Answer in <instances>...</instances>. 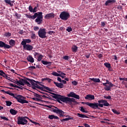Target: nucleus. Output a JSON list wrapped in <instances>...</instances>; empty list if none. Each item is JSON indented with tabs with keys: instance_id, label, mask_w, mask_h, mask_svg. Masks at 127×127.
Here are the masks:
<instances>
[{
	"instance_id": "nucleus-28",
	"label": "nucleus",
	"mask_w": 127,
	"mask_h": 127,
	"mask_svg": "<svg viewBox=\"0 0 127 127\" xmlns=\"http://www.w3.org/2000/svg\"><path fill=\"white\" fill-rule=\"evenodd\" d=\"M4 2H5V3H7V4H9L11 6H12L13 5V4L11 3V0H4Z\"/></svg>"
},
{
	"instance_id": "nucleus-51",
	"label": "nucleus",
	"mask_w": 127,
	"mask_h": 127,
	"mask_svg": "<svg viewBox=\"0 0 127 127\" xmlns=\"http://www.w3.org/2000/svg\"><path fill=\"white\" fill-rule=\"evenodd\" d=\"M39 30V27L38 26H34V30H35V31H37V30Z\"/></svg>"
},
{
	"instance_id": "nucleus-24",
	"label": "nucleus",
	"mask_w": 127,
	"mask_h": 127,
	"mask_svg": "<svg viewBox=\"0 0 127 127\" xmlns=\"http://www.w3.org/2000/svg\"><path fill=\"white\" fill-rule=\"evenodd\" d=\"M78 51V47L76 45H73L71 47V51L72 52H74V53H76L77 51Z\"/></svg>"
},
{
	"instance_id": "nucleus-41",
	"label": "nucleus",
	"mask_w": 127,
	"mask_h": 127,
	"mask_svg": "<svg viewBox=\"0 0 127 127\" xmlns=\"http://www.w3.org/2000/svg\"><path fill=\"white\" fill-rule=\"evenodd\" d=\"M43 58V55H40L38 58V61L40 62L42 60V58Z\"/></svg>"
},
{
	"instance_id": "nucleus-43",
	"label": "nucleus",
	"mask_w": 127,
	"mask_h": 127,
	"mask_svg": "<svg viewBox=\"0 0 127 127\" xmlns=\"http://www.w3.org/2000/svg\"><path fill=\"white\" fill-rule=\"evenodd\" d=\"M71 83L72 84V85H74V86H77V85H78V81L74 80L72 81Z\"/></svg>"
},
{
	"instance_id": "nucleus-15",
	"label": "nucleus",
	"mask_w": 127,
	"mask_h": 127,
	"mask_svg": "<svg viewBox=\"0 0 127 127\" xmlns=\"http://www.w3.org/2000/svg\"><path fill=\"white\" fill-rule=\"evenodd\" d=\"M23 49H24L25 50H27L28 51H31V50L33 49V46L29 44L23 45Z\"/></svg>"
},
{
	"instance_id": "nucleus-18",
	"label": "nucleus",
	"mask_w": 127,
	"mask_h": 127,
	"mask_svg": "<svg viewBox=\"0 0 127 127\" xmlns=\"http://www.w3.org/2000/svg\"><path fill=\"white\" fill-rule=\"evenodd\" d=\"M85 100H89V101H92L95 100V96L91 94H88L85 97Z\"/></svg>"
},
{
	"instance_id": "nucleus-36",
	"label": "nucleus",
	"mask_w": 127,
	"mask_h": 127,
	"mask_svg": "<svg viewBox=\"0 0 127 127\" xmlns=\"http://www.w3.org/2000/svg\"><path fill=\"white\" fill-rule=\"evenodd\" d=\"M112 112L116 115H121V112H118L116 109H112Z\"/></svg>"
},
{
	"instance_id": "nucleus-30",
	"label": "nucleus",
	"mask_w": 127,
	"mask_h": 127,
	"mask_svg": "<svg viewBox=\"0 0 127 127\" xmlns=\"http://www.w3.org/2000/svg\"><path fill=\"white\" fill-rule=\"evenodd\" d=\"M41 63L43 65H49V64H52V63L50 62H47V61H41Z\"/></svg>"
},
{
	"instance_id": "nucleus-34",
	"label": "nucleus",
	"mask_w": 127,
	"mask_h": 127,
	"mask_svg": "<svg viewBox=\"0 0 127 127\" xmlns=\"http://www.w3.org/2000/svg\"><path fill=\"white\" fill-rule=\"evenodd\" d=\"M34 97H36V98H38L39 99H42V96H41V95L37 94V93H34Z\"/></svg>"
},
{
	"instance_id": "nucleus-3",
	"label": "nucleus",
	"mask_w": 127,
	"mask_h": 127,
	"mask_svg": "<svg viewBox=\"0 0 127 127\" xmlns=\"http://www.w3.org/2000/svg\"><path fill=\"white\" fill-rule=\"evenodd\" d=\"M57 102L58 103H60V104H62V102L65 103L66 104H69L70 105V104H72V103H74L75 104H77L78 102L75 101V99L74 98H71L69 97H65L64 96H62L59 94L58 96H56Z\"/></svg>"
},
{
	"instance_id": "nucleus-60",
	"label": "nucleus",
	"mask_w": 127,
	"mask_h": 127,
	"mask_svg": "<svg viewBox=\"0 0 127 127\" xmlns=\"http://www.w3.org/2000/svg\"><path fill=\"white\" fill-rule=\"evenodd\" d=\"M98 58H99V59H101V58L103 57V55L102 54H100L99 55H98Z\"/></svg>"
},
{
	"instance_id": "nucleus-2",
	"label": "nucleus",
	"mask_w": 127,
	"mask_h": 127,
	"mask_svg": "<svg viewBox=\"0 0 127 127\" xmlns=\"http://www.w3.org/2000/svg\"><path fill=\"white\" fill-rule=\"evenodd\" d=\"M104 106H105V107H109L110 106V104L108 103L107 100H100L98 101V103H89L88 105L89 107L92 109H94L95 110H96V109L100 110V108H103Z\"/></svg>"
},
{
	"instance_id": "nucleus-7",
	"label": "nucleus",
	"mask_w": 127,
	"mask_h": 127,
	"mask_svg": "<svg viewBox=\"0 0 127 127\" xmlns=\"http://www.w3.org/2000/svg\"><path fill=\"white\" fill-rule=\"evenodd\" d=\"M9 44H6L4 42L0 41V47L4 49H9L13 47L15 45V41L14 40L11 39L9 41Z\"/></svg>"
},
{
	"instance_id": "nucleus-44",
	"label": "nucleus",
	"mask_w": 127,
	"mask_h": 127,
	"mask_svg": "<svg viewBox=\"0 0 127 127\" xmlns=\"http://www.w3.org/2000/svg\"><path fill=\"white\" fill-rule=\"evenodd\" d=\"M1 120H4V121H8V119L6 118L5 117L0 116Z\"/></svg>"
},
{
	"instance_id": "nucleus-12",
	"label": "nucleus",
	"mask_w": 127,
	"mask_h": 127,
	"mask_svg": "<svg viewBox=\"0 0 127 127\" xmlns=\"http://www.w3.org/2000/svg\"><path fill=\"white\" fill-rule=\"evenodd\" d=\"M19 85H21V86H24V85H27L28 87H30V83L27 81L26 78L25 79L21 78V80H19Z\"/></svg>"
},
{
	"instance_id": "nucleus-56",
	"label": "nucleus",
	"mask_w": 127,
	"mask_h": 127,
	"mask_svg": "<svg viewBox=\"0 0 127 127\" xmlns=\"http://www.w3.org/2000/svg\"><path fill=\"white\" fill-rule=\"evenodd\" d=\"M19 34H21V35H22V34H23V30H20L19 31Z\"/></svg>"
},
{
	"instance_id": "nucleus-16",
	"label": "nucleus",
	"mask_w": 127,
	"mask_h": 127,
	"mask_svg": "<svg viewBox=\"0 0 127 127\" xmlns=\"http://www.w3.org/2000/svg\"><path fill=\"white\" fill-rule=\"evenodd\" d=\"M55 17V15L54 13H51L47 14L45 16L44 18H45V19H50V18H54Z\"/></svg>"
},
{
	"instance_id": "nucleus-17",
	"label": "nucleus",
	"mask_w": 127,
	"mask_h": 127,
	"mask_svg": "<svg viewBox=\"0 0 127 127\" xmlns=\"http://www.w3.org/2000/svg\"><path fill=\"white\" fill-rule=\"evenodd\" d=\"M31 42V40L29 39H23L21 43V45H27L26 43H30Z\"/></svg>"
},
{
	"instance_id": "nucleus-26",
	"label": "nucleus",
	"mask_w": 127,
	"mask_h": 127,
	"mask_svg": "<svg viewBox=\"0 0 127 127\" xmlns=\"http://www.w3.org/2000/svg\"><path fill=\"white\" fill-rule=\"evenodd\" d=\"M77 117L79 118H81L82 119L86 118V119H89V117L84 114H81L80 113H77Z\"/></svg>"
},
{
	"instance_id": "nucleus-22",
	"label": "nucleus",
	"mask_w": 127,
	"mask_h": 127,
	"mask_svg": "<svg viewBox=\"0 0 127 127\" xmlns=\"http://www.w3.org/2000/svg\"><path fill=\"white\" fill-rule=\"evenodd\" d=\"M48 118L50 120H54V119L55 120H59V118L58 116L53 115H49Z\"/></svg>"
},
{
	"instance_id": "nucleus-13",
	"label": "nucleus",
	"mask_w": 127,
	"mask_h": 127,
	"mask_svg": "<svg viewBox=\"0 0 127 127\" xmlns=\"http://www.w3.org/2000/svg\"><path fill=\"white\" fill-rule=\"evenodd\" d=\"M67 97L74 98V99H77L79 100L80 99V96L79 95L76 94L74 92H71L68 94H67Z\"/></svg>"
},
{
	"instance_id": "nucleus-23",
	"label": "nucleus",
	"mask_w": 127,
	"mask_h": 127,
	"mask_svg": "<svg viewBox=\"0 0 127 127\" xmlns=\"http://www.w3.org/2000/svg\"><path fill=\"white\" fill-rule=\"evenodd\" d=\"M67 117L68 118L62 119L61 120V121L63 123V122H67V121H70V120H73V118L70 117V116L66 115L65 116L66 118H67Z\"/></svg>"
},
{
	"instance_id": "nucleus-55",
	"label": "nucleus",
	"mask_w": 127,
	"mask_h": 127,
	"mask_svg": "<svg viewBox=\"0 0 127 127\" xmlns=\"http://www.w3.org/2000/svg\"><path fill=\"white\" fill-rule=\"evenodd\" d=\"M47 81L48 82V83H51V81H52V79L49 78H47Z\"/></svg>"
},
{
	"instance_id": "nucleus-42",
	"label": "nucleus",
	"mask_w": 127,
	"mask_h": 127,
	"mask_svg": "<svg viewBox=\"0 0 127 127\" xmlns=\"http://www.w3.org/2000/svg\"><path fill=\"white\" fill-rule=\"evenodd\" d=\"M66 30L67 32H71V31H72V28L70 26H69L67 28Z\"/></svg>"
},
{
	"instance_id": "nucleus-58",
	"label": "nucleus",
	"mask_w": 127,
	"mask_h": 127,
	"mask_svg": "<svg viewBox=\"0 0 127 127\" xmlns=\"http://www.w3.org/2000/svg\"><path fill=\"white\" fill-rule=\"evenodd\" d=\"M81 104H83L84 105H87V106H89L90 102H81Z\"/></svg>"
},
{
	"instance_id": "nucleus-11",
	"label": "nucleus",
	"mask_w": 127,
	"mask_h": 127,
	"mask_svg": "<svg viewBox=\"0 0 127 127\" xmlns=\"http://www.w3.org/2000/svg\"><path fill=\"white\" fill-rule=\"evenodd\" d=\"M54 108H55V109H53L52 111L53 113L60 115V117H65V112L56 107H54Z\"/></svg>"
},
{
	"instance_id": "nucleus-62",
	"label": "nucleus",
	"mask_w": 127,
	"mask_h": 127,
	"mask_svg": "<svg viewBox=\"0 0 127 127\" xmlns=\"http://www.w3.org/2000/svg\"><path fill=\"white\" fill-rule=\"evenodd\" d=\"M39 55H40V54L38 53H35L34 56H35V57H36V56H37Z\"/></svg>"
},
{
	"instance_id": "nucleus-38",
	"label": "nucleus",
	"mask_w": 127,
	"mask_h": 127,
	"mask_svg": "<svg viewBox=\"0 0 127 127\" xmlns=\"http://www.w3.org/2000/svg\"><path fill=\"white\" fill-rule=\"evenodd\" d=\"M4 36H5L6 37H10V36H11V33L9 32H6L4 34Z\"/></svg>"
},
{
	"instance_id": "nucleus-59",
	"label": "nucleus",
	"mask_w": 127,
	"mask_h": 127,
	"mask_svg": "<svg viewBox=\"0 0 127 127\" xmlns=\"http://www.w3.org/2000/svg\"><path fill=\"white\" fill-rule=\"evenodd\" d=\"M45 81H47V77L41 79V81L42 82H44Z\"/></svg>"
},
{
	"instance_id": "nucleus-63",
	"label": "nucleus",
	"mask_w": 127,
	"mask_h": 127,
	"mask_svg": "<svg viewBox=\"0 0 127 127\" xmlns=\"http://www.w3.org/2000/svg\"><path fill=\"white\" fill-rule=\"evenodd\" d=\"M35 101L37 102H40V99L38 98H36Z\"/></svg>"
},
{
	"instance_id": "nucleus-8",
	"label": "nucleus",
	"mask_w": 127,
	"mask_h": 127,
	"mask_svg": "<svg viewBox=\"0 0 127 127\" xmlns=\"http://www.w3.org/2000/svg\"><path fill=\"white\" fill-rule=\"evenodd\" d=\"M70 18V13L67 11H63L60 15V18L63 20H68Z\"/></svg>"
},
{
	"instance_id": "nucleus-29",
	"label": "nucleus",
	"mask_w": 127,
	"mask_h": 127,
	"mask_svg": "<svg viewBox=\"0 0 127 127\" xmlns=\"http://www.w3.org/2000/svg\"><path fill=\"white\" fill-rule=\"evenodd\" d=\"M91 81H93V82H95V83H100L101 82V80H100V78H91Z\"/></svg>"
},
{
	"instance_id": "nucleus-27",
	"label": "nucleus",
	"mask_w": 127,
	"mask_h": 127,
	"mask_svg": "<svg viewBox=\"0 0 127 127\" xmlns=\"http://www.w3.org/2000/svg\"><path fill=\"white\" fill-rule=\"evenodd\" d=\"M10 114L12 115L13 116H15L16 114H17L18 112L16 110H15L14 109H10L9 111Z\"/></svg>"
},
{
	"instance_id": "nucleus-21",
	"label": "nucleus",
	"mask_w": 127,
	"mask_h": 127,
	"mask_svg": "<svg viewBox=\"0 0 127 127\" xmlns=\"http://www.w3.org/2000/svg\"><path fill=\"white\" fill-rule=\"evenodd\" d=\"M119 80H120V81H126L127 82V78L120 77ZM127 82H126L125 81H123V84H124V85H125L126 88H127Z\"/></svg>"
},
{
	"instance_id": "nucleus-61",
	"label": "nucleus",
	"mask_w": 127,
	"mask_h": 127,
	"mask_svg": "<svg viewBox=\"0 0 127 127\" xmlns=\"http://www.w3.org/2000/svg\"><path fill=\"white\" fill-rule=\"evenodd\" d=\"M57 80H58V81H59V82H60L61 83V82H62V79L60 77H58Z\"/></svg>"
},
{
	"instance_id": "nucleus-25",
	"label": "nucleus",
	"mask_w": 127,
	"mask_h": 127,
	"mask_svg": "<svg viewBox=\"0 0 127 127\" xmlns=\"http://www.w3.org/2000/svg\"><path fill=\"white\" fill-rule=\"evenodd\" d=\"M27 60L31 63H33V62H34V59L33 58L32 56H29L27 57Z\"/></svg>"
},
{
	"instance_id": "nucleus-1",
	"label": "nucleus",
	"mask_w": 127,
	"mask_h": 127,
	"mask_svg": "<svg viewBox=\"0 0 127 127\" xmlns=\"http://www.w3.org/2000/svg\"><path fill=\"white\" fill-rule=\"evenodd\" d=\"M26 80L30 83L31 85L30 87H32V89H34V90L39 89L40 90H41V91H44V92H47V91H49V92H52V89L43 84H42V82L35 81L33 79H30L27 77H26ZM46 90L47 91H46Z\"/></svg>"
},
{
	"instance_id": "nucleus-50",
	"label": "nucleus",
	"mask_w": 127,
	"mask_h": 127,
	"mask_svg": "<svg viewBox=\"0 0 127 127\" xmlns=\"http://www.w3.org/2000/svg\"><path fill=\"white\" fill-rule=\"evenodd\" d=\"M63 59H64V60H68V59H69V56H64L63 57Z\"/></svg>"
},
{
	"instance_id": "nucleus-64",
	"label": "nucleus",
	"mask_w": 127,
	"mask_h": 127,
	"mask_svg": "<svg viewBox=\"0 0 127 127\" xmlns=\"http://www.w3.org/2000/svg\"><path fill=\"white\" fill-rule=\"evenodd\" d=\"M84 126L85 127H90V125L87 124H84Z\"/></svg>"
},
{
	"instance_id": "nucleus-33",
	"label": "nucleus",
	"mask_w": 127,
	"mask_h": 127,
	"mask_svg": "<svg viewBox=\"0 0 127 127\" xmlns=\"http://www.w3.org/2000/svg\"><path fill=\"white\" fill-rule=\"evenodd\" d=\"M80 109V112H82V113H85V114H88V111L85 110V109H84V107H83L82 106L81 107Z\"/></svg>"
},
{
	"instance_id": "nucleus-20",
	"label": "nucleus",
	"mask_w": 127,
	"mask_h": 127,
	"mask_svg": "<svg viewBox=\"0 0 127 127\" xmlns=\"http://www.w3.org/2000/svg\"><path fill=\"white\" fill-rule=\"evenodd\" d=\"M54 84L56 85V87H57L58 88H60V89H62L63 87H64V85L62 83H59L54 81Z\"/></svg>"
},
{
	"instance_id": "nucleus-14",
	"label": "nucleus",
	"mask_w": 127,
	"mask_h": 127,
	"mask_svg": "<svg viewBox=\"0 0 127 127\" xmlns=\"http://www.w3.org/2000/svg\"><path fill=\"white\" fill-rule=\"evenodd\" d=\"M107 84H108V85H109V86H107V87H105V90H106V91H111V88L113 87H115V85H114L113 83H112V82H109V80H106V82Z\"/></svg>"
},
{
	"instance_id": "nucleus-54",
	"label": "nucleus",
	"mask_w": 127,
	"mask_h": 127,
	"mask_svg": "<svg viewBox=\"0 0 127 127\" xmlns=\"http://www.w3.org/2000/svg\"><path fill=\"white\" fill-rule=\"evenodd\" d=\"M105 25H106V22H101V26H102L103 27H105Z\"/></svg>"
},
{
	"instance_id": "nucleus-4",
	"label": "nucleus",
	"mask_w": 127,
	"mask_h": 127,
	"mask_svg": "<svg viewBox=\"0 0 127 127\" xmlns=\"http://www.w3.org/2000/svg\"><path fill=\"white\" fill-rule=\"evenodd\" d=\"M57 102L58 103H60V104H62V102L65 103L66 104H69L70 105V104H72V103H74L75 104H77L78 102L75 101V99L74 98H71L69 97H65L64 96H62L59 94L58 96H56Z\"/></svg>"
},
{
	"instance_id": "nucleus-53",
	"label": "nucleus",
	"mask_w": 127,
	"mask_h": 127,
	"mask_svg": "<svg viewBox=\"0 0 127 127\" xmlns=\"http://www.w3.org/2000/svg\"><path fill=\"white\" fill-rule=\"evenodd\" d=\"M37 11V7L35 6L33 9V12H36Z\"/></svg>"
},
{
	"instance_id": "nucleus-9",
	"label": "nucleus",
	"mask_w": 127,
	"mask_h": 127,
	"mask_svg": "<svg viewBox=\"0 0 127 127\" xmlns=\"http://www.w3.org/2000/svg\"><path fill=\"white\" fill-rule=\"evenodd\" d=\"M38 35L40 38H46V29L40 28L38 32Z\"/></svg>"
},
{
	"instance_id": "nucleus-48",
	"label": "nucleus",
	"mask_w": 127,
	"mask_h": 127,
	"mask_svg": "<svg viewBox=\"0 0 127 127\" xmlns=\"http://www.w3.org/2000/svg\"><path fill=\"white\" fill-rule=\"evenodd\" d=\"M14 16H16V17H17V19L20 18V17L19 16V15H18V13H17V12H15V15Z\"/></svg>"
},
{
	"instance_id": "nucleus-5",
	"label": "nucleus",
	"mask_w": 127,
	"mask_h": 127,
	"mask_svg": "<svg viewBox=\"0 0 127 127\" xmlns=\"http://www.w3.org/2000/svg\"><path fill=\"white\" fill-rule=\"evenodd\" d=\"M42 12H38L37 13H35L33 16L30 14H26L25 16L28 18H31V19H35V21L38 24H41L42 23V21L43 20V15Z\"/></svg>"
},
{
	"instance_id": "nucleus-52",
	"label": "nucleus",
	"mask_w": 127,
	"mask_h": 127,
	"mask_svg": "<svg viewBox=\"0 0 127 127\" xmlns=\"http://www.w3.org/2000/svg\"><path fill=\"white\" fill-rule=\"evenodd\" d=\"M42 98H45V99H49V97L46 96L45 94L41 95Z\"/></svg>"
},
{
	"instance_id": "nucleus-45",
	"label": "nucleus",
	"mask_w": 127,
	"mask_h": 127,
	"mask_svg": "<svg viewBox=\"0 0 127 127\" xmlns=\"http://www.w3.org/2000/svg\"><path fill=\"white\" fill-rule=\"evenodd\" d=\"M31 38L32 39H35V38H36L35 34L32 33L31 36Z\"/></svg>"
},
{
	"instance_id": "nucleus-31",
	"label": "nucleus",
	"mask_w": 127,
	"mask_h": 127,
	"mask_svg": "<svg viewBox=\"0 0 127 127\" xmlns=\"http://www.w3.org/2000/svg\"><path fill=\"white\" fill-rule=\"evenodd\" d=\"M53 76H56L57 77H61V74L57 73V72L53 71L52 73Z\"/></svg>"
},
{
	"instance_id": "nucleus-40",
	"label": "nucleus",
	"mask_w": 127,
	"mask_h": 127,
	"mask_svg": "<svg viewBox=\"0 0 127 127\" xmlns=\"http://www.w3.org/2000/svg\"><path fill=\"white\" fill-rule=\"evenodd\" d=\"M52 95H53V97L54 98V99H55L56 100V99H57V98L56 97L58 96L59 94H56L54 93H50Z\"/></svg>"
},
{
	"instance_id": "nucleus-32",
	"label": "nucleus",
	"mask_w": 127,
	"mask_h": 127,
	"mask_svg": "<svg viewBox=\"0 0 127 127\" xmlns=\"http://www.w3.org/2000/svg\"><path fill=\"white\" fill-rule=\"evenodd\" d=\"M0 73H1L2 77H3V78H6L7 77L6 74L3 72V70H0Z\"/></svg>"
},
{
	"instance_id": "nucleus-57",
	"label": "nucleus",
	"mask_w": 127,
	"mask_h": 127,
	"mask_svg": "<svg viewBox=\"0 0 127 127\" xmlns=\"http://www.w3.org/2000/svg\"><path fill=\"white\" fill-rule=\"evenodd\" d=\"M90 55H91V54H90L85 55V57H86L87 59H89V58H90Z\"/></svg>"
},
{
	"instance_id": "nucleus-37",
	"label": "nucleus",
	"mask_w": 127,
	"mask_h": 127,
	"mask_svg": "<svg viewBox=\"0 0 127 127\" xmlns=\"http://www.w3.org/2000/svg\"><path fill=\"white\" fill-rule=\"evenodd\" d=\"M5 103L6 106H7V107H10V106H11V104H12V102L9 101H5Z\"/></svg>"
},
{
	"instance_id": "nucleus-10",
	"label": "nucleus",
	"mask_w": 127,
	"mask_h": 127,
	"mask_svg": "<svg viewBox=\"0 0 127 127\" xmlns=\"http://www.w3.org/2000/svg\"><path fill=\"white\" fill-rule=\"evenodd\" d=\"M28 121L26 119H24L22 117H18L17 118V125H21L22 126H26Z\"/></svg>"
},
{
	"instance_id": "nucleus-35",
	"label": "nucleus",
	"mask_w": 127,
	"mask_h": 127,
	"mask_svg": "<svg viewBox=\"0 0 127 127\" xmlns=\"http://www.w3.org/2000/svg\"><path fill=\"white\" fill-rule=\"evenodd\" d=\"M104 66H105V67H106V68H108L109 69H110V68H111V64L110 63H104Z\"/></svg>"
},
{
	"instance_id": "nucleus-49",
	"label": "nucleus",
	"mask_w": 127,
	"mask_h": 127,
	"mask_svg": "<svg viewBox=\"0 0 127 127\" xmlns=\"http://www.w3.org/2000/svg\"><path fill=\"white\" fill-rule=\"evenodd\" d=\"M104 98H105V99H108V100H112V97H111V96H104Z\"/></svg>"
},
{
	"instance_id": "nucleus-6",
	"label": "nucleus",
	"mask_w": 127,
	"mask_h": 127,
	"mask_svg": "<svg viewBox=\"0 0 127 127\" xmlns=\"http://www.w3.org/2000/svg\"><path fill=\"white\" fill-rule=\"evenodd\" d=\"M1 92H4L5 94L11 96L14 99H15L18 103H20V104H28V101L25 100L26 98L22 95H18L15 96L14 94L9 91H5L4 90H2Z\"/></svg>"
},
{
	"instance_id": "nucleus-47",
	"label": "nucleus",
	"mask_w": 127,
	"mask_h": 127,
	"mask_svg": "<svg viewBox=\"0 0 127 127\" xmlns=\"http://www.w3.org/2000/svg\"><path fill=\"white\" fill-rule=\"evenodd\" d=\"M55 33V32L53 31H50L48 32V34H50V35H52V34H54Z\"/></svg>"
},
{
	"instance_id": "nucleus-46",
	"label": "nucleus",
	"mask_w": 127,
	"mask_h": 127,
	"mask_svg": "<svg viewBox=\"0 0 127 127\" xmlns=\"http://www.w3.org/2000/svg\"><path fill=\"white\" fill-rule=\"evenodd\" d=\"M29 10L30 12H33V8H32V6H31V5H30L29 6Z\"/></svg>"
},
{
	"instance_id": "nucleus-19",
	"label": "nucleus",
	"mask_w": 127,
	"mask_h": 127,
	"mask_svg": "<svg viewBox=\"0 0 127 127\" xmlns=\"http://www.w3.org/2000/svg\"><path fill=\"white\" fill-rule=\"evenodd\" d=\"M116 0H107L105 2L106 6H108V5H111L113 3H115L116 2Z\"/></svg>"
},
{
	"instance_id": "nucleus-39",
	"label": "nucleus",
	"mask_w": 127,
	"mask_h": 127,
	"mask_svg": "<svg viewBox=\"0 0 127 127\" xmlns=\"http://www.w3.org/2000/svg\"><path fill=\"white\" fill-rule=\"evenodd\" d=\"M34 69H36V67H35V66H29L28 67V69L30 71H32Z\"/></svg>"
}]
</instances>
